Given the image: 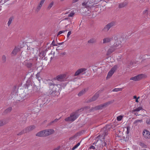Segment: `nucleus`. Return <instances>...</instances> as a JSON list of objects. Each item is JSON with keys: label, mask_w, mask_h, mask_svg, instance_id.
I'll use <instances>...</instances> for the list:
<instances>
[{"label": "nucleus", "mask_w": 150, "mask_h": 150, "mask_svg": "<svg viewBox=\"0 0 150 150\" xmlns=\"http://www.w3.org/2000/svg\"><path fill=\"white\" fill-rule=\"evenodd\" d=\"M111 38H112V40L114 39L115 41L118 40L119 39L120 41L121 42H122L123 40V38L121 35H114Z\"/></svg>", "instance_id": "9b49d317"}, {"label": "nucleus", "mask_w": 150, "mask_h": 150, "mask_svg": "<svg viewBox=\"0 0 150 150\" xmlns=\"http://www.w3.org/2000/svg\"><path fill=\"white\" fill-rule=\"evenodd\" d=\"M100 93V91H99L96 93L92 97V98L90 99L87 101L88 103L94 101L96 100L99 96V94Z\"/></svg>", "instance_id": "9d476101"}, {"label": "nucleus", "mask_w": 150, "mask_h": 150, "mask_svg": "<svg viewBox=\"0 0 150 150\" xmlns=\"http://www.w3.org/2000/svg\"><path fill=\"white\" fill-rule=\"evenodd\" d=\"M86 92V89H84L80 91L78 94V95L79 96H81L84 94Z\"/></svg>", "instance_id": "2f4dec72"}, {"label": "nucleus", "mask_w": 150, "mask_h": 150, "mask_svg": "<svg viewBox=\"0 0 150 150\" xmlns=\"http://www.w3.org/2000/svg\"><path fill=\"white\" fill-rule=\"evenodd\" d=\"M115 25V21H112L106 24L102 30V31L104 32H108L110 28L113 27Z\"/></svg>", "instance_id": "39448f33"}, {"label": "nucleus", "mask_w": 150, "mask_h": 150, "mask_svg": "<svg viewBox=\"0 0 150 150\" xmlns=\"http://www.w3.org/2000/svg\"><path fill=\"white\" fill-rule=\"evenodd\" d=\"M70 20V18H66L64 19H63V20H62L61 21H64V20Z\"/></svg>", "instance_id": "052dcab7"}, {"label": "nucleus", "mask_w": 150, "mask_h": 150, "mask_svg": "<svg viewBox=\"0 0 150 150\" xmlns=\"http://www.w3.org/2000/svg\"><path fill=\"white\" fill-rule=\"evenodd\" d=\"M44 130H42L37 133L36 136L39 137H43L45 136Z\"/></svg>", "instance_id": "5701e85b"}, {"label": "nucleus", "mask_w": 150, "mask_h": 150, "mask_svg": "<svg viewBox=\"0 0 150 150\" xmlns=\"http://www.w3.org/2000/svg\"><path fill=\"white\" fill-rule=\"evenodd\" d=\"M27 53L26 52H22L21 54V56L22 57H23V58H25L26 57Z\"/></svg>", "instance_id": "c756f323"}, {"label": "nucleus", "mask_w": 150, "mask_h": 150, "mask_svg": "<svg viewBox=\"0 0 150 150\" xmlns=\"http://www.w3.org/2000/svg\"><path fill=\"white\" fill-rule=\"evenodd\" d=\"M135 115H136V116H137V112H136L135 113Z\"/></svg>", "instance_id": "774afa93"}, {"label": "nucleus", "mask_w": 150, "mask_h": 150, "mask_svg": "<svg viewBox=\"0 0 150 150\" xmlns=\"http://www.w3.org/2000/svg\"><path fill=\"white\" fill-rule=\"evenodd\" d=\"M139 98V97H138L136 99V102L137 103H138L139 102V101L138 100V99Z\"/></svg>", "instance_id": "680f3d73"}, {"label": "nucleus", "mask_w": 150, "mask_h": 150, "mask_svg": "<svg viewBox=\"0 0 150 150\" xmlns=\"http://www.w3.org/2000/svg\"><path fill=\"white\" fill-rule=\"evenodd\" d=\"M142 122V120H135L134 122V124L136 125H138L139 122L141 123Z\"/></svg>", "instance_id": "473e14b6"}, {"label": "nucleus", "mask_w": 150, "mask_h": 150, "mask_svg": "<svg viewBox=\"0 0 150 150\" xmlns=\"http://www.w3.org/2000/svg\"><path fill=\"white\" fill-rule=\"evenodd\" d=\"M143 74H139L134 77H132L130 79V80H133L134 81H139L142 79L143 77Z\"/></svg>", "instance_id": "1a4fd4ad"}, {"label": "nucleus", "mask_w": 150, "mask_h": 150, "mask_svg": "<svg viewBox=\"0 0 150 150\" xmlns=\"http://www.w3.org/2000/svg\"><path fill=\"white\" fill-rule=\"evenodd\" d=\"M31 51V52H32L33 54H35V53H34L33 52L34 51V49L33 48H32Z\"/></svg>", "instance_id": "0e129e2a"}, {"label": "nucleus", "mask_w": 150, "mask_h": 150, "mask_svg": "<svg viewBox=\"0 0 150 150\" xmlns=\"http://www.w3.org/2000/svg\"><path fill=\"white\" fill-rule=\"evenodd\" d=\"M26 67L28 68L31 69L33 66V60L30 59L29 60H26L25 61Z\"/></svg>", "instance_id": "6e6552de"}, {"label": "nucleus", "mask_w": 150, "mask_h": 150, "mask_svg": "<svg viewBox=\"0 0 150 150\" xmlns=\"http://www.w3.org/2000/svg\"><path fill=\"white\" fill-rule=\"evenodd\" d=\"M148 10L147 9L145 10L143 12V14H146L148 15Z\"/></svg>", "instance_id": "a18cd8bd"}, {"label": "nucleus", "mask_w": 150, "mask_h": 150, "mask_svg": "<svg viewBox=\"0 0 150 150\" xmlns=\"http://www.w3.org/2000/svg\"><path fill=\"white\" fill-rule=\"evenodd\" d=\"M80 142L78 143L72 148V150H74L76 148H77L79 145L80 144Z\"/></svg>", "instance_id": "ea45409f"}, {"label": "nucleus", "mask_w": 150, "mask_h": 150, "mask_svg": "<svg viewBox=\"0 0 150 150\" xmlns=\"http://www.w3.org/2000/svg\"><path fill=\"white\" fill-rule=\"evenodd\" d=\"M54 123V122H53V121H51V122H50L49 124L48 125H52V124L53 123Z\"/></svg>", "instance_id": "6e6d98bb"}, {"label": "nucleus", "mask_w": 150, "mask_h": 150, "mask_svg": "<svg viewBox=\"0 0 150 150\" xmlns=\"http://www.w3.org/2000/svg\"><path fill=\"white\" fill-rule=\"evenodd\" d=\"M9 119L8 118H4L0 120V127L3 126L7 123L9 121Z\"/></svg>", "instance_id": "f8f14e48"}, {"label": "nucleus", "mask_w": 150, "mask_h": 150, "mask_svg": "<svg viewBox=\"0 0 150 150\" xmlns=\"http://www.w3.org/2000/svg\"><path fill=\"white\" fill-rule=\"evenodd\" d=\"M126 6V4L124 3L120 4L119 6V8H122Z\"/></svg>", "instance_id": "4c0bfd02"}, {"label": "nucleus", "mask_w": 150, "mask_h": 150, "mask_svg": "<svg viewBox=\"0 0 150 150\" xmlns=\"http://www.w3.org/2000/svg\"><path fill=\"white\" fill-rule=\"evenodd\" d=\"M122 117H123L122 116L120 115L119 116H118L117 117V120L118 121H120L122 119Z\"/></svg>", "instance_id": "c03bdc74"}, {"label": "nucleus", "mask_w": 150, "mask_h": 150, "mask_svg": "<svg viewBox=\"0 0 150 150\" xmlns=\"http://www.w3.org/2000/svg\"><path fill=\"white\" fill-rule=\"evenodd\" d=\"M45 0H41L40 2V4H39L38 6L37 9L36 10V11L37 12L38 11L40 10L41 7H42V5L44 3V2Z\"/></svg>", "instance_id": "b1692460"}, {"label": "nucleus", "mask_w": 150, "mask_h": 150, "mask_svg": "<svg viewBox=\"0 0 150 150\" xmlns=\"http://www.w3.org/2000/svg\"><path fill=\"white\" fill-rule=\"evenodd\" d=\"M45 133V136L46 137L52 134L54 130L52 129H48L44 130Z\"/></svg>", "instance_id": "ddd939ff"}, {"label": "nucleus", "mask_w": 150, "mask_h": 150, "mask_svg": "<svg viewBox=\"0 0 150 150\" xmlns=\"http://www.w3.org/2000/svg\"><path fill=\"white\" fill-rule=\"evenodd\" d=\"M78 1L79 0H73L72 2L73 3H74Z\"/></svg>", "instance_id": "bf43d9fd"}, {"label": "nucleus", "mask_w": 150, "mask_h": 150, "mask_svg": "<svg viewBox=\"0 0 150 150\" xmlns=\"http://www.w3.org/2000/svg\"><path fill=\"white\" fill-rule=\"evenodd\" d=\"M48 85L50 89V93L52 96L59 95L60 94L61 86L59 84H55L53 81L48 83Z\"/></svg>", "instance_id": "f257e3e1"}, {"label": "nucleus", "mask_w": 150, "mask_h": 150, "mask_svg": "<svg viewBox=\"0 0 150 150\" xmlns=\"http://www.w3.org/2000/svg\"><path fill=\"white\" fill-rule=\"evenodd\" d=\"M64 43V42H61V43H58L57 44L59 45H62L63 44V43Z\"/></svg>", "instance_id": "338daca9"}, {"label": "nucleus", "mask_w": 150, "mask_h": 150, "mask_svg": "<svg viewBox=\"0 0 150 150\" xmlns=\"http://www.w3.org/2000/svg\"><path fill=\"white\" fill-rule=\"evenodd\" d=\"M136 64L135 62H133L132 61H130L129 65L128 66L129 67L132 66L134 64Z\"/></svg>", "instance_id": "37998d69"}, {"label": "nucleus", "mask_w": 150, "mask_h": 150, "mask_svg": "<svg viewBox=\"0 0 150 150\" xmlns=\"http://www.w3.org/2000/svg\"><path fill=\"white\" fill-rule=\"evenodd\" d=\"M85 70V69L84 68H81L78 69L75 73L74 76H76L79 75L81 73L83 72Z\"/></svg>", "instance_id": "6ab92c4d"}, {"label": "nucleus", "mask_w": 150, "mask_h": 150, "mask_svg": "<svg viewBox=\"0 0 150 150\" xmlns=\"http://www.w3.org/2000/svg\"><path fill=\"white\" fill-rule=\"evenodd\" d=\"M122 88H115L112 90V91L113 92H117L119 91H122Z\"/></svg>", "instance_id": "e433bc0d"}, {"label": "nucleus", "mask_w": 150, "mask_h": 150, "mask_svg": "<svg viewBox=\"0 0 150 150\" xmlns=\"http://www.w3.org/2000/svg\"><path fill=\"white\" fill-rule=\"evenodd\" d=\"M117 68V65H115L108 72L107 77V79L110 78L116 71Z\"/></svg>", "instance_id": "0eeeda50"}, {"label": "nucleus", "mask_w": 150, "mask_h": 150, "mask_svg": "<svg viewBox=\"0 0 150 150\" xmlns=\"http://www.w3.org/2000/svg\"><path fill=\"white\" fill-rule=\"evenodd\" d=\"M103 43L104 44L110 42L112 40V38H105L103 39Z\"/></svg>", "instance_id": "4be33fe9"}, {"label": "nucleus", "mask_w": 150, "mask_h": 150, "mask_svg": "<svg viewBox=\"0 0 150 150\" xmlns=\"http://www.w3.org/2000/svg\"><path fill=\"white\" fill-rule=\"evenodd\" d=\"M20 50V49L18 47H15L11 53V55L13 56L16 55L17 53Z\"/></svg>", "instance_id": "a211bd4d"}, {"label": "nucleus", "mask_w": 150, "mask_h": 150, "mask_svg": "<svg viewBox=\"0 0 150 150\" xmlns=\"http://www.w3.org/2000/svg\"><path fill=\"white\" fill-rule=\"evenodd\" d=\"M67 31V30H62V31H61L59 32L58 34H57V36H58L59 35L61 34L64 32L65 31Z\"/></svg>", "instance_id": "09e8293b"}, {"label": "nucleus", "mask_w": 150, "mask_h": 150, "mask_svg": "<svg viewBox=\"0 0 150 150\" xmlns=\"http://www.w3.org/2000/svg\"><path fill=\"white\" fill-rule=\"evenodd\" d=\"M40 98H41V99H40L39 100H38V101L39 102H40L41 101H42L43 102L42 103V104H40V105H44L45 104V103H46V102H45V101L44 100H43V99H44V100H45V99H46L47 100V98H46V97H41Z\"/></svg>", "instance_id": "a878e982"}, {"label": "nucleus", "mask_w": 150, "mask_h": 150, "mask_svg": "<svg viewBox=\"0 0 150 150\" xmlns=\"http://www.w3.org/2000/svg\"><path fill=\"white\" fill-rule=\"evenodd\" d=\"M139 145L143 147L146 148L147 146L146 145L144 144L142 142H140L139 143Z\"/></svg>", "instance_id": "58836bf2"}, {"label": "nucleus", "mask_w": 150, "mask_h": 150, "mask_svg": "<svg viewBox=\"0 0 150 150\" xmlns=\"http://www.w3.org/2000/svg\"><path fill=\"white\" fill-rule=\"evenodd\" d=\"M61 54L62 55H65L66 54V52H63L61 53Z\"/></svg>", "instance_id": "e2e57ef3"}, {"label": "nucleus", "mask_w": 150, "mask_h": 150, "mask_svg": "<svg viewBox=\"0 0 150 150\" xmlns=\"http://www.w3.org/2000/svg\"><path fill=\"white\" fill-rule=\"evenodd\" d=\"M77 135L76 134L74 135V136L70 137L69 138V140H72L75 137H77Z\"/></svg>", "instance_id": "8fccbe9b"}, {"label": "nucleus", "mask_w": 150, "mask_h": 150, "mask_svg": "<svg viewBox=\"0 0 150 150\" xmlns=\"http://www.w3.org/2000/svg\"><path fill=\"white\" fill-rule=\"evenodd\" d=\"M130 128V126H128L127 127V131L126 133L127 134L129 133Z\"/></svg>", "instance_id": "49530a36"}, {"label": "nucleus", "mask_w": 150, "mask_h": 150, "mask_svg": "<svg viewBox=\"0 0 150 150\" xmlns=\"http://www.w3.org/2000/svg\"><path fill=\"white\" fill-rule=\"evenodd\" d=\"M133 98L134 99H136L137 98L136 96H133Z\"/></svg>", "instance_id": "69168bd1"}, {"label": "nucleus", "mask_w": 150, "mask_h": 150, "mask_svg": "<svg viewBox=\"0 0 150 150\" xmlns=\"http://www.w3.org/2000/svg\"><path fill=\"white\" fill-rule=\"evenodd\" d=\"M111 128V126L110 125H106L101 129L100 132V134L98 136H101L102 137V139H104L105 137L108 135V132L110 131Z\"/></svg>", "instance_id": "f03ea898"}, {"label": "nucleus", "mask_w": 150, "mask_h": 150, "mask_svg": "<svg viewBox=\"0 0 150 150\" xmlns=\"http://www.w3.org/2000/svg\"><path fill=\"white\" fill-rule=\"evenodd\" d=\"M79 116V115L76 112H74L70 115V116L65 118L64 120L66 122H73Z\"/></svg>", "instance_id": "20e7f679"}, {"label": "nucleus", "mask_w": 150, "mask_h": 150, "mask_svg": "<svg viewBox=\"0 0 150 150\" xmlns=\"http://www.w3.org/2000/svg\"><path fill=\"white\" fill-rule=\"evenodd\" d=\"M12 109V108L11 107H9L6 109L4 112V114H7L10 112Z\"/></svg>", "instance_id": "393cba45"}, {"label": "nucleus", "mask_w": 150, "mask_h": 150, "mask_svg": "<svg viewBox=\"0 0 150 150\" xmlns=\"http://www.w3.org/2000/svg\"><path fill=\"white\" fill-rule=\"evenodd\" d=\"M58 120H59V119H56L55 120H54L53 121L54 122H57Z\"/></svg>", "instance_id": "13d9d810"}, {"label": "nucleus", "mask_w": 150, "mask_h": 150, "mask_svg": "<svg viewBox=\"0 0 150 150\" xmlns=\"http://www.w3.org/2000/svg\"><path fill=\"white\" fill-rule=\"evenodd\" d=\"M96 145H95V146H97V149H98V150L102 148L104 146H105L106 144V142L100 140L99 141L98 140L96 143Z\"/></svg>", "instance_id": "423d86ee"}, {"label": "nucleus", "mask_w": 150, "mask_h": 150, "mask_svg": "<svg viewBox=\"0 0 150 150\" xmlns=\"http://www.w3.org/2000/svg\"><path fill=\"white\" fill-rule=\"evenodd\" d=\"M14 19V16H11L8 19V22L7 25L8 26H9L13 20Z\"/></svg>", "instance_id": "bb28decb"}, {"label": "nucleus", "mask_w": 150, "mask_h": 150, "mask_svg": "<svg viewBox=\"0 0 150 150\" xmlns=\"http://www.w3.org/2000/svg\"><path fill=\"white\" fill-rule=\"evenodd\" d=\"M36 77L38 80L40 81L41 78L40 76V74L39 73H38L36 74Z\"/></svg>", "instance_id": "a19ab883"}, {"label": "nucleus", "mask_w": 150, "mask_h": 150, "mask_svg": "<svg viewBox=\"0 0 150 150\" xmlns=\"http://www.w3.org/2000/svg\"><path fill=\"white\" fill-rule=\"evenodd\" d=\"M35 128V127L33 125L29 126L25 129V132L27 133L31 131L34 129Z\"/></svg>", "instance_id": "f3484780"}, {"label": "nucleus", "mask_w": 150, "mask_h": 150, "mask_svg": "<svg viewBox=\"0 0 150 150\" xmlns=\"http://www.w3.org/2000/svg\"><path fill=\"white\" fill-rule=\"evenodd\" d=\"M25 93L23 92L22 94H21L20 96L21 97V98H25L26 96L25 95Z\"/></svg>", "instance_id": "79ce46f5"}, {"label": "nucleus", "mask_w": 150, "mask_h": 150, "mask_svg": "<svg viewBox=\"0 0 150 150\" xmlns=\"http://www.w3.org/2000/svg\"><path fill=\"white\" fill-rule=\"evenodd\" d=\"M114 102V100H113L109 101L103 104H100L93 108L92 110H97L102 109L103 108L107 107L110 104L113 103Z\"/></svg>", "instance_id": "7ed1b4c3"}, {"label": "nucleus", "mask_w": 150, "mask_h": 150, "mask_svg": "<svg viewBox=\"0 0 150 150\" xmlns=\"http://www.w3.org/2000/svg\"><path fill=\"white\" fill-rule=\"evenodd\" d=\"M142 109L143 108L142 107H139L138 108H136V109L133 110L132 111V112H138Z\"/></svg>", "instance_id": "7c9ffc66"}, {"label": "nucleus", "mask_w": 150, "mask_h": 150, "mask_svg": "<svg viewBox=\"0 0 150 150\" xmlns=\"http://www.w3.org/2000/svg\"><path fill=\"white\" fill-rule=\"evenodd\" d=\"M48 50L47 48H46L44 50H42V52H40L39 55L40 57H42L43 59L44 57L45 56Z\"/></svg>", "instance_id": "2eb2a0df"}, {"label": "nucleus", "mask_w": 150, "mask_h": 150, "mask_svg": "<svg viewBox=\"0 0 150 150\" xmlns=\"http://www.w3.org/2000/svg\"><path fill=\"white\" fill-rule=\"evenodd\" d=\"M25 133H26V132H25V129H23L22 131H21L18 134H17V135L18 136L21 135Z\"/></svg>", "instance_id": "c9c22d12"}, {"label": "nucleus", "mask_w": 150, "mask_h": 150, "mask_svg": "<svg viewBox=\"0 0 150 150\" xmlns=\"http://www.w3.org/2000/svg\"><path fill=\"white\" fill-rule=\"evenodd\" d=\"M74 14L75 13L74 12H72L68 15V16L69 17H73Z\"/></svg>", "instance_id": "de8ad7c7"}, {"label": "nucleus", "mask_w": 150, "mask_h": 150, "mask_svg": "<svg viewBox=\"0 0 150 150\" xmlns=\"http://www.w3.org/2000/svg\"><path fill=\"white\" fill-rule=\"evenodd\" d=\"M146 123L150 125V120L149 119H148L146 120Z\"/></svg>", "instance_id": "3c124183"}, {"label": "nucleus", "mask_w": 150, "mask_h": 150, "mask_svg": "<svg viewBox=\"0 0 150 150\" xmlns=\"http://www.w3.org/2000/svg\"><path fill=\"white\" fill-rule=\"evenodd\" d=\"M92 2L89 1H88L86 2H83L82 4V5L83 6H85V8H91V7H93V6L91 5V3Z\"/></svg>", "instance_id": "dca6fc26"}, {"label": "nucleus", "mask_w": 150, "mask_h": 150, "mask_svg": "<svg viewBox=\"0 0 150 150\" xmlns=\"http://www.w3.org/2000/svg\"><path fill=\"white\" fill-rule=\"evenodd\" d=\"M42 59L46 61L47 60V57H45H45H44Z\"/></svg>", "instance_id": "4d7b16f0"}, {"label": "nucleus", "mask_w": 150, "mask_h": 150, "mask_svg": "<svg viewBox=\"0 0 150 150\" xmlns=\"http://www.w3.org/2000/svg\"><path fill=\"white\" fill-rule=\"evenodd\" d=\"M112 46L116 50L122 47L121 43H115Z\"/></svg>", "instance_id": "412c9836"}, {"label": "nucleus", "mask_w": 150, "mask_h": 150, "mask_svg": "<svg viewBox=\"0 0 150 150\" xmlns=\"http://www.w3.org/2000/svg\"><path fill=\"white\" fill-rule=\"evenodd\" d=\"M64 78V76L62 75H58L56 77V79L59 81H62Z\"/></svg>", "instance_id": "cd10ccee"}, {"label": "nucleus", "mask_w": 150, "mask_h": 150, "mask_svg": "<svg viewBox=\"0 0 150 150\" xmlns=\"http://www.w3.org/2000/svg\"><path fill=\"white\" fill-rule=\"evenodd\" d=\"M52 45L53 46H56L57 45V44H55V42L54 40H53L52 41Z\"/></svg>", "instance_id": "603ef678"}, {"label": "nucleus", "mask_w": 150, "mask_h": 150, "mask_svg": "<svg viewBox=\"0 0 150 150\" xmlns=\"http://www.w3.org/2000/svg\"><path fill=\"white\" fill-rule=\"evenodd\" d=\"M54 2L53 1H52V2L49 5V6H48L47 7V9L48 10H49L52 7V6H53V5H54Z\"/></svg>", "instance_id": "f704fd0d"}, {"label": "nucleus", "mask_w": 150, "mask_h": 150, "mask_svg": "<svg viewBox=\"0 0 150 150\" xmlns=\"http://www.w3.org/2000/svg\"><path fill=\"white\" fill-rule=\"evenodd\" d=\"M115 50H116L114 48V47H113L112 46H111L108 50L107 52V55H110Z\"/></svg>", "instance_id": "aec40b11"}, {"label": "nucleus", "mask_w": 150, "mask_h": 150, "mask_svg": "<svg viewBox=\"0 0 150 150\" xmlns=\"http://www.w3.org/2000/svg\"><path fill=\"white\" fill-rule=\"evenodd\" d=\"M2 60L3 63H5L6 62V56L5 55H3L2 57Z\"/></svg>", "instance_id": "72a5a7b5"}, {"label": "nucleus", "mask_w": 150, "mask_h": 150, "mask_svg": "<svg viewBox=\"0 0 150 150\" xmlns=\"http://www.w3.org/2000/svg\"><path fill=\"white\" fill-rule=\"evenodd\" d=\"M96 42V39L94 38H92L88 40V42L89 43H95Z\"/></svg>", "instance_id": "c85d7f7f"}, {"label": "nucleus", "mask_w": 150, "mask_h": 150, "mask_svg": "<svg viewBox=\"0 0 150 150\" xmlns=\"http://www.w3.org/2000/svg\"><path fill=\"white\" fill-rule=\"evenodd\" d=\"M90 149H96L95 146H94L93 145H91V146L90 148Z\"/></svg>", "instance_id": "5fc2aeb1"}, {"label": "nucleus", "mask_w": 150, "mask_h": 150, "mask_svg": "<svg viewBox=\"0 0 150 150\" xmlns=\"http://www.w3.org/2000/svg\"><path fill=\"white\" fill-rule=\"evenodd\" d=\"M143 134L144 137L147 139L150 138V132L147 130H145L143 132Z\"/></svg>", "instance_id": "4468645a"}, {"label": "nucleus", "mask_w": 150, "mask_h": 150, "mask_svg": "<svg viewBox=\"0 0 150 150\" xmlns=\"http://www.w3.org/2000/svg\"><path fill=\"white\" fill-rule=\"evenodd\" d=\"M71 34V31H69L67 34V38H68L69 36V35Z\"/></svg>", "instance_id": "864d4df0"}]
</instances>
